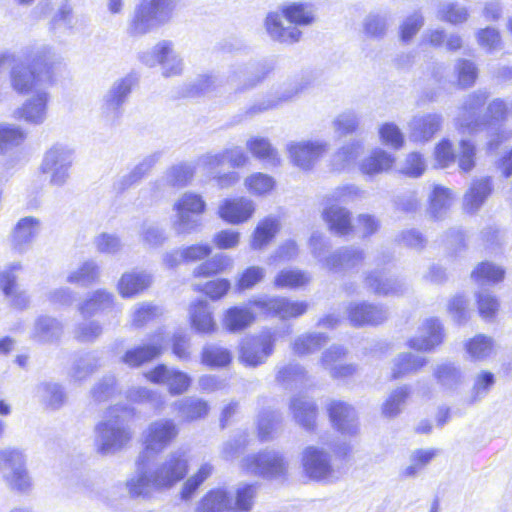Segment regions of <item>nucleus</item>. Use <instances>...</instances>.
Segmentation results:
<instances>
[{"label": "nucleus", "instance_id": "obj_15", "mask_svg": "<svg viewBox=\"0 0 512 512\" xmlns=\"http://www.w3.org/2000/svg\"><path fill=\"white\" fill-rule=\"evenodd\" d=\"M329 150L323 140H303L287 144V152L292 163L302 170H310Z\"/></svg>", "mask_w": 512, "mask_h": 512}, {"label": "nucleus", "instance_id": "obj_53", "mask_svg": "<svg viewBox=\"0 0 512 512\" xmlns=\"http://www.w3.org/2000/svg\"><path fill=\"white\" fill-rule=\"evenodd\" d=\"M196 164L182 163L168 169L164 175L165 182L172 187H184L194 177Z\"/></svg>", "mask_w": 512, "mask_h": 512}, {"label": "nucleus", "instance_id": "obj_51", "mask_svg": "<svg viewBox=\"0 0 512 512\" xmlns=\"http://www.w3.org/2000/svg\"><path fill=\"white\" fill-rule=\"evenodd\" d=\"M26 138L21 127L14 124H0V154L5 155L20 146Z\"/></svg>", "mask_w": 512, "mask_h": 512}, {"label": "nucleus", "instance_id": "obj_6", "mask_svg": "<svg viewBox=\"0 0 512 512\" xmlns=\"http://www.w3.org/2000/svg\"><path fill=\"white\" fill-rule=\"evenodd\" d=\"M177 6V0H141L128 21V34L144 36L165 26L172 21Z\"/></svg>", "mask_w": 512, "mask_h": 512}, {"label": "nucleus", "instance_id": "obj_60", "mask_svg": "<svg viewBox=\"0 0 512 512\" xmlns=\"http://www.w3.org/2000/svg\"><path fill=\"white\" fill-rule=\"evenodd\" d=\"M38 397L53 409L60 408L66 400L62 387L57 383L44 382L37 386Z\"/></svg>", "mask_w": 512, "mask_h": 512}, {"label": "nucleus", "instance_id": "obj_33", "mask_svg": "<svg viewBox=\"0 0 512 512\" xmlns=\"http://www.w3.org/2000/svg\"><path fill=\"white\" fill-rule=\"evenodd\" d=\"M231 493L222 488L212 489L198 502L197 512H232Z\"/></svg>", "mask_w": 512, "mask_h": 512}, {"label": "nucleus", "instance_id": "obj_63", "mask_svg": "<svg viewBox=\"0 0 512 512\" xmlns=\"http://www.w3.org/2000/svg\"><path fill=\"white\" fill-rule=\"evenodd\" d=\"M494 384L495 376L493 373L483 370L476 374L468 402L473 404L485 398Z\"/></svg>", "mask_w": 512, "mask_h": 512}, {"label": "nucleus", "instance_id": "obj_11", "mask_svg": "<svg viewBox=\"0 0 512 512\" xmlns=\"http://www.w3.org/2000/svg\"><path fill=\"white\" fill-rule=\"evenodd\" d=\"M139 60L148 67L160 65L166 78L179 76L184 70L183 58L169 40H161L152 49L141 52Z\"/></svg>", "mask_w": 512, "mask_h": 512}, {"label": "nucleus", "instance_id": "obj_13", "mask_svg": "<svg viewBox=\"0 0 512 512\" xmlns=\"http://www.w3.org/2000/svg\"><path fill=\"white\" fill-rule=\"evenodd\" d=\"M133 84V77L127 75L114 81L103 95L100 111L108 123L114 124L122 116L123 106L131 93Z\"/></svg>", "mask_w": 512, "mask_h": 512}, {"label": "nucleus", "instance_id": "obj_8", "mask_svg": "<svg viewBox=\"0 0 512 512\" xmlns=\"http://www.w3.org/2000/svg\"><path fill=\"white\" fill-rule=\"evenodd\" d=\"M0 472L9 489L27 493L33 487V480L26 467L25 454L16 448L0 449Z\"/></svg>", "mask_w": 512, "mask_h": 512}, {"label": "nucleus", "instance_id": "obj_47", "mask_svg": "<svg viewBox=\"0 0 512 512\" xmlns=\"http://www.w3.org/2000/svg\"><path fill=\"white\" fill-rule=\"evenodd\" d=\"M366 284L374 293L384 296L396 295L402 292L404 286L401 281L385 277L382 272L367 276Z\"/></svg>", "mask_w": 512, "mask_h": 512}, {"label": "nucleus", "instance_id": "obj_4", "mask_svg": "<svg viewBox=\"0 0 512 512\" xmlns=\"http://www.w3.org/2000/svg\"><path fill=\"white\" fill-rule=\"evenodd\" d=\"M316 20L315 8L307 2H292L269 12L264 19L268 36L282 44H295L302 38L301 27L310 26Z\"/></svg>", "mask_w": 512, "mask_h": 512}, {"label": "nucleus", "instance_id": "obj_27", "mask_svg": "<svg viewBox=\"0 0 512 512\" xmlns=\"http://www.w3.org/2000/svg\"><path fill=\"white\" fill-rule=\"evenodd\" d=\"M165 342V337L160 333L153 339L152 344L127 350L122 362L129 367H139L159 356Z\"/></svg>", "mask_w": 512, "mask_h": 512}, {"label": "nucleus", "instance_id": "obj_12", "mask_svg": "<svg viewBox=\"0 0 512 512\" xmlns=\"http://www.w3.org/2000/svg\"><path fill=\"white\" fill-rule=\"evenodd\" d=\"M179 434L172 419L160 418L150 422L143 430L141 439L145 452L159 454L168 448Z\"/></svg>", "mask_w": 512, "mask_h": 512}, {"label": "nucleus", "instance_id": "obj_26", "mask_svg": "<svg viewBox=\"0 0 512 512\" xmlns=\"http://www.w3.org/2000/svg\"><path fill=\"white\" fill-rule=\"evenodd\" d=\"M189 319L192 328L198 333L212 334L217 329L213 310L205 300H197L190 305Z\"/></svg>", "mask_w": 512, "mask_h": 512}, {"label": "nucleus", "instance_id": "obj_19", "mask_svg": "<svg viewBox=\"0 0 512 512\" xmlns=\"http://www.w3.org/2000/svg\"><path fill=\"white\" fill-rule=\"evenodd\" d=\"M256 211L255 202L244 196L225 198L218 206V216L232 225L248 222Z\"/></svg>", "mask_w": 512, "mask_h": 512}, {"label": "nucleus", "instance_id": "obj_61", "mask_svg": "<svg viewBox=\"0 0 512 512\" xmlns=\"http://www.w3.org/2000/svg\"><path fill=\"white\" fill-rule=\"evenodd\" d=\"M244 186L254 196H265L274 189L275 181L271 176L257 172L245 178Z\"/></svg>", "mask_w": 512, "mask_h": 512}, {"label": "nucleus", "instance_id": "obj_58", "mask_svg": "<svg viewBox=\"0 0 512 512\" xmlns=\"http://www.w3.org/2000/svg\"><path fill=\"white\" fill-rule=\"evenodd\" d=\"M256 486L241 484L235 494H231L232 512H248L252 509L256 497Z\"/></svg>", "mask_w": 512, "mask_h": 512}, {"label": "nucleus", "instance_id": "obj_62", "mask_svg": "<svg viewBox=\"0 0 512 512\" xmlns=\"http://www.w3.org/2000/svg\"><path fill=\"white\" fill-rule=\"evenodd\" d=\"M181 416L189 421L205 417L208 414V403L201 399L186 398L176 403Z\"/></svg>", "mask_w": 512, "mask_h": 512}, {"label": "nucleus", "instance_id": "obj_54", "mask_svg": "<svg viewBox=\"0 0 512 512\" xmlns=\"http://www.w3.org/2000/svg\"><path fill=\"white\" fill-rule=\"evenodd\" d=\"M475 298L480 317L487 322L493 321L500 308L498 298L489 290L478 291Z\"/></svg>", "mask_w": 512, "mask_h": 512}, {"label": "nucleus", "instance_id": "obj_30", "mask_svg": "<svg viewBox=\"0 0 512 512\" xmlns=\"http://www.w3.org/2000/svg\"><path fill=\"white\" fill-rule=\"evenodd\" d=\"M281 223L277 216H267L261 219L251 236V248L261 250L266 247L280 231Z\"/></svg>", "mask_w": 512, "mask_h": 512}, {"label": "nucleus", "instance_id": "obj_28", "mask_svg": "<svg viewBox=\"0 0 512 512\" xmlns=\"http://www.w3.org/2000/svg\"><path fill=\"white\" fill-rule=\"evenodd\" d=\"M349 320L354 326L379 324L386 319V311L367 303H351L347 308Z\"/></svg>", "mask_w": 512, "mask_h": 512}, {"label": "nucleus", "instance_id": "obj_16", "mask_svg": "<svg viewBox=\"0 0 512 512\" xmlns=\"http://www.w3.org/2000/svg\"><path fill=\"white\" fill-rule=\"evenodd\" d=\"M50 95L47 89L37 90L15 109L13 117L31 125H41L47 119Z\"/></svg>", "mask_w": 512, "mask_h": 512}, {"label": "nucleus", "instance_id": "obj_10", "mask_svg": "<svg viewBox=\"0 0 512 512\" xmlns=\"http://www.w3.org/2000/svg\"><path fill=\"white\" fill-rule=\"evenodd\" d=\"M176 213L173 229L179 235L196 232L201 226L200 215L206 210V202L200 194L183 193L174 203Z\"/></svg>", "mask_w": 512, "mask_h": 512}, {"label": "nucleus", "instance_id": "obj_46", "mask_svg": "<svg viewBox=\"0 0 512 512\" xmlns=\"http://www.w3.org/2000/svg\"><path fill=\"white\" fill-rule=\"evenodd\" d=\"M233 259L226 254H216L193 270L194 277H210L233 268Z\"/></svg>", "mask_w": 512, "mask_h": 512}, {"label": "nucleus", "instance_id": "obj_36", "mask_svg": "<svg viewBox=\"0 0 512 512\" xmlns=\"http://www.w3.org/2000/svg\"><path fill=\"white\" fill-rule=\"evenodd\" d=\"M465 351L473 361H485L496 352V343L491 336L477 334L464 344Z\"/></svg>", "mask_w": 512, "mask_h": 512}, {"label": "nucleus", "instance_id": "obj_64", "mask_svg": "<svg viewBox=\"0 0 512 512\" xmlns=\"http://www.w3.org/2000/svg\"><path fill=\"white\" fill-rule=\"evenodd\" d=\"M359 123V116L354 111L348 110L333 119L332 127L339 137H344L354 133L358 129Z\"/></svg>", "mask_w": 512, "mask_h": 512}, {"label": "nucleus", "instance_id": "obj_59", "mask_svg": "<svg viewBox=\"0 0 512 512\" xmlns=\"http://www.w3.org/2000/svg\"><path fill=\"white\" fill-rule=\"evenodd\" d=\"M202 363L211 368L226 367L230 364L232 357L229 350L218 345L210 344L204 346L201 353Z\"/></svg>", "mask_w": 512, "mask_h": 512}, {"label": "nucleus", "instance_id": "obj_31", "mask_svg": "<svg viewBox=\"0 0 512 512\" xmlns=\"http://www.w3.org/2000/svg\"><path fill=\"white\" fill-rule=\"evenodd\" d=\"M290 411L297 424L306 430L316 426L317 408L315 403L306 397H296L290 402Z\"/></svg>", "mask_w": 512, "mask_h": 512}, {"label": "nucleus", "instance_id": "obj_9", "mask_svg": "<svg viewBox=\"0 0 512 512\" xmlns=\"http://www.w3.org/2000/svg\"><path fill=\"white\" fill-rule=\"evenodd\" d=\"M74 151L67 145L56 143L43 156L39 170L51 186L62 187L70 178Z\"/></svg>", "mask_w": 512, "mask_h": 512}, {"label": "nucleus", "instance_id": "obj_38", "mask_svg": "<svg viewBox=\"0 0 512 512\" xmlns=\"http://www.w3.org/2000/svg\"><path fill=\"white\" fill-rule=\"evenodd\" d=\"M454 195L452 191L440 185H434L433 191L429 196L428 215L431 219H443L452 205Z\"/></svg>", "mask_w": 512, "mask_h": 512}, {"label": "nucleus", "instance_id": "obj_41", "mask_svg": "<svg viewBox=\"0 0 512 512\" xmlns=\"http://www.w3.org/2000/svg\"><path fill=\"white\" fill-rule=\"evenodd\" d=\"M246 148L255 158L271 166L280 164L279 154L267 138L259 136L251 137L246 142Z\"/></svg>", "mask_w": 512, "mask_h": 512}, {"label": "nucleus", "instance_id": "obj_42", "mask_svg": "<svg viewBox=\"0 0 512 512\" xmlns=\"http://www.w3.org/2000/svg\"><path fill=\"white\" fill-rule=\"evenodd\" d=\"M505 269L493 262L479 263L471 272V279L478 284L496 285L505 278Z\"/></svg>", "mask_w": 512, "mask_h": 512}, {"label": "nucleus", "instance_id": "obj_21", "mask_svg": "<svg viewBox=\"0 0 512 512\" xmlns=\"http://www.w3.org/2000/svg\"><path fill=\"white\" fill-rule=\"evenodd\" d=\"M327 410L332 426L339 433L345 436H355L358 434V415L352 405L343 401L333 400L329 403Z\"/></svg>", "mask_w": 512, "mask_h": 512}, {"label": "nucleus", "instance_id": "obj_29", "mask_svg": "<svg viewBox=\"0 0 512 512\" xmlns=\"http://www.w3.org/2000/svg\"><path fill=\"white\" fill-rule=\"evenodd\" d=\"M152 282L151 276L144 271L124 273L117 284L119 294L123 298H132L147 289Z\"/></svg>", "mask_w": 512, "mask_h": 512}, {"label": "nucleus", "instance_id": "obj_48", "mask_svg": "<svg viewBox=\"0 0 512 512\" xmlns=\"http://www.w3.org/2000/svg\"><path fill=\"white\" fill-rule=\"evenodd\" d=\"M214 472V466L205 462L200 465L195 473H193L183 483L180 491V497L184 501L190 500L198 488L212 475Z\"/></svg>", "mask_w": 512, "mask_h": 512}, {"label": "nucleus", "instance_id": "obj_57", "mask_svg": "<svg viewBox=\"0 0 512 512\" xmlns=\"http://www.w3.org/2000/svg\"><path fill=\"white\" fill-rule=\"evenodd\" d=\"M409 395L410 389L407 386L398 387L391 391L382 405L383 415L389 418L399 415L403 411Z\"/></svg>", "mask_w": 512, "mask_h": 512}, {"label": "nucleus", "instance_id": "obj_45", "mask_svg": "<svg viewBox=\"0 0 512 512\" xmlns=\"http://www.w3.org/2000/svg\"><path fill=\"white\" fill-rule=\"evenodd\" d=\"M363 152V144L360 141H351L342 146L332 157V166L335 170L342 171L354 165L357 158Z\"/></svg>", "mask_w": 512, "mask_h": 512}, {"label": "nucleus", "instance_id": "obj_50", "mask_svg": "<svg viewBox=\"0 0 512 512\" xmlns=\"http://www.w3.org/2000/svg\"><path fill=\"white\" fill-rule=\"evenodd\" d=\"M160 155L153 153L143 158L128 174L122 176L118 182V188L124 190L140 181L159 160Z\"/></svg>", "mask_w": 512, "mask_h": 512}, {"label": "nucleus", "instance_id": "obj_14", "mask_svg": "<svg viewBox=\"0 0 512 512\" xmlns=\"http://www.w3.org/2000/svg\"><path fill=\"white\" fill-rule=\"evenodd\" d=\"M241 467L250 474L278 478L285 474L287 463L279 452L267 450L244 458Z\"/></svg>", "mask_w": 512, "mask_h": 512}, {"label": "nucleus", "instance_id": "obj_25", "mask_svg": "<svg viewBox=\"0 0 512 512\" xmlns=\"http://www.w3.org/2000/svg\"><path fill=\"white\" fill-rule=\"evenodd\" d=\"M419 336L412 338L408 345L410 348L429 352L443 341V329L438 319H426L419 329Z\"/></svg>", "mask_w": 512, "mask_h": 512}, {"label": "nucleus", "instance_id": "obj_43", "mask_svg": "<svg viewBox=\"0 0 512 512\" xmlns=\"http://www.w3.org/2000/svg\"><path fill=\"white\" fill-rule=\"evenodd\" d=\"M389 16L383 12H371L363 20V33L367 38L383 39L388 31Z\"/></svg>", "mask_w": 512, "mask_h": 512}, {"label": "nucleus", "instance_id": "obj_44", "mask_svg": "<svg viewBox=\"0 0 512 512\" xmlns=\"http://www.w3.org/2000/svg\"><path fill=\"white\" fill-rule=\"evenodd\" d=\"M100 277V268L96 262L88 260L79 267L69 272L66 281L70 284H76L83 287L89 286L98 281Z\"/></svg>", "mask_w": 512, "mask_h": 512}, {"label": "nucleus", "instance_id": "obj_2", "mask_svg": "<svg viewBox=\"0 0 512 512\" xmlns=\"http://www.w3.org/2000/svg\"><path fill=\"white\" fill-rule=\"evenodd\" d=\"M189 457L183 449L170 452L164 459L140 471L127 481L129 494L133 497L148 496L153 491L174 487L188 473Z\"/></svg>", "mask_w": 512, "mask_h": 512}, {"label": "nucleus", "instance_id": "obj_17", "mask_svg": "<svg viewBox=\"0 0 512 512\" xmlns=\"http://www.w3.org/2000/svg\"><path fill=\"white\" fill-rule=\"evenodd\" d=\"M249 305L256 306L267 315L278 316L281 319H289L304 314L307 304L300 301H290L284 297H262L252 299Z\"/></svg>", "mask_w": 512, "mask_h": 512}, {"label": "nucleus", "instance_id": "obj_23", "mask_svg": "<svg viewBox=\"0 0 512 512\" xmlns=\"http://www.w3.org/2000/svg\"><path fill=\"white\" fill-rule=\"evenodd\" d=\"M443 117L437 113L418 114L410 120L409 139L414 142L424 143L430 141L441 129Z\"/></svg>", "mask_w": 512, "mask_h": 512}, {"label": "nucleus", "instance_id": "obj_35", "mask_svg": "<svg viewBox=\"0 0 512 512\" xmlns=\"http://www.w3.org/2000/svg\"><path fill=\"white\" fill-rule=\"evenodd\" d=\"M492 187L489 178H481L472 182L470 188L464 195L463 207L469 213H474L480 209L488 196L491 194Z\"/></svg>", "mask_w": 512, "mask_h": 512}, {"label": "nucleus", "instance_id": "obj_18", "mask_svg": "<svg viewBox=\"0 0 512 512\" xmlns=\"http://www.w3.org/2000/svg\"><path fill=\"white\" fill-rule=\"evenodd\" d=\"M275 338V332L267 331L256 338L246 340L241 347L240 360L251 367L264 363L273 351Z\"/></svg>", "mask_w": 512, "mask_h": 512}, {"label": "nucleus", "instance_id": "obj_49", "mask_svg": "<svg viewBox=\"0 0 512 512\" xmlns=\"http://www.w3.org/2000/svg\"><path fill=\"white\" fill-rule=\"evenodd\" d=\"M302 86L299 84H293L291 87L284 89L281 92H278L275 96H269L261 102L254 104L250 107L249 113L251 115L262 113L268 111L270 109H274L280 106L282 103L291 100L294 96H296L301 90Z\"/></svg>", "mask_w": 512, "mask_h": 512}, {"label": "nucleus", "instance_id": "obj_7", "mask_svg": "<svg viewBox=\"0 0 512 512\" xmlns=\"http://www.w3.org/2000/svg\"><path fill=\"white\" fill-rule=\"evenodd\" d=\"M97 452L113 455L124 449L132 440L133 432L117 408H111L103 421L95 428Z\"/></svg>", "mask_w": 512, "mask_h": 512}, {"label": "nucleus", "instance_id": "obj_39", "mask_svg": "<svg viewBox=\"0 0 512 512\" xmlns=\"http://www.w3.org/2000/svg\"><path fill=\"white\" fill-rule=\"evenodd\" d=\"M113 305V295L106 290H96L82 301L78 310L83 317L95 316Z\"/></svg>", "mask_w": 512, "mask_h": 512}, {"label": "nucleus", "instance_id": "obj_40", "mask_svg": "<svg viewBox=\"0 0 512 512\" xmlns=\"http://www.w3.org/2000/svg\"><path fill=\"white\" fill-rule=\"evenodd\" d=\"M255 321V315L248 307L235 306L226 310L222 320L225 329L240 332Z\"/></svg>", "mask_w": 512, "mask_h": 512}, {"label": "nucleus", "instance_id": "obj_5", "mask_svg": "<svg viewBox=\"0 0 512 512\" xmlns=\"http://www.w3.org/2000/svg\"><path fill=\"white\" fill-rule=\"evenodd\" d=\"M37 73L24 65L21 58L12 66L11 85L20 94L36 93L37 90L47 89L52 84L54 71L62 63V58L50 47H40L33 55L27 56Z\"/></svg>", "mask_w": 512, "mask_h": 512}, {"label": "nucleus", "instance_id": "obj_3", "mask_svg": "<svg viewBox=\"0 0 512 512\" xmlns=\"http://www.w3.org/2000/svg\"><path fill=\"white\" fill-rule=\"evenodd\" d=\"M350 443L343 441L329 444L328 449L310 445L302 452V467L305 475L316 482L332 484L346 473Z\"/></svg>", "mask_w": 512, "mask_h": 512}, {"label": "nucleus", "instance_id": "obj_37", "mask_svg": "<svg viewBox=\"0 0 512 512\" xmlns=\"http://www.w3.org/2000/svg\"><path fill=\"white\" fill-rule=\"evenodd\" d=\"M62 332L63 326L57 319L41 316L34 323L31 337L41 343H50L58 340Z\"/></svg>", "mask_w": 512, "mask_h": 512}, {"label": "nucleus", "instance_id": "obj_22", "mask_svg": "<svg viewBox=\"0 0 512 512\" xmlns=\"http://www.w3.org/2000/svg\"><path fill=\"white\" fill-rule=\"evenodd\" d=\"M152 383L165 384L172 395H180L188 390L191 385V377L182 371L169 369L165 365H158L145 374Z\"/></svg>", "mask_w": 512, "mask_h": 512}, {"label": "nucleus", "instance_id": "obj_1", "mask_svg": "<svg viewBox=\"0 0 512 512\" xmlns=\"http://www.w3.org/2000/svg\"><path fill=\"white\" fill-rule=\"evenodd\" d=\"M487 98L488 95L484 91H476L468 95L455 119V126L462 136L474 135L481 130H486L488 137L486 150L492 153L512 137V132L502 128L501 122L507 115V107L502 100L496 99L489 104L488 121L482 123L476 119L478 110L485 104Z\"/></svg>", "mask_w": 512, "mask_h": 512}, {"label": "nucleus", "instance_id": "obj_32", "mask_svg": "<svg viewBox=\"0 0 512 512\" xmlns=\"http://www.w3.org/2000/svg\"><path fill=\"white\" fill-rule=\"evenodd\" d=\"M362 260V251L355 248H341L325 260L324 267L334 272L346 271L360 264Z\"/></svg>", "mask_w": 512, "mask_h": 512}, {"label": "nucleus", "instance_id": "obj_20", "mask_svg": "<svg viewBox=\"0 0 512 512\" xmlns=\"http://www.w3.org/2000/svg\"><path fill=\"white\" fill-rule=\"evenodd\" d=\"M42 228L39 218L26 216L20 218L13 227L9 241L11 248L20 254L27 252Z\"/></svg>", "mask_w": 512, "mask_h": 512}, {"label": "nucleus", "instance_id": "obj_52", "mask_svg": "<svg viewBox=\"0 0 512 512\" xmlns=\"http://www.w3.org/2000/svg\"><path fill=\"white\" fill-rule=\"evenodd\" d=\"M262 79L263 76L248 74L244 68L239 67L229 72L227 84L235 92H244L254 88Z\"/></svg>", "mask_w": 512, "mask_h": 512}, {"label": "nucleus", "instance_id": "obj_34", "mask_svg": "<svg viewBox=\"0 0 512 512\" xmlns=\"http://www.w3.org/2000/svg\"><path fill=\"white\" fill-rule=\"evenodd\" d=\"M394 163L395 158L391 153L376 148L361 161L359 168L363 174L374 176L389 171Z\"/></svg>", "mask_w": 512, "mask_h": 512}, {"label": "nucleus", "instance_id": "obj_24", "mask_svg": "<svg viewBox=\"0 0 512 512\" xmlns=\"http://www.w3.org/2000/svg\"><path fill=\"white\" fill-rule=\"evenodd\" d=\"M322 204V219L332 233L345 236L353 230L349 210L326 200H323Z\"/></svg>", "mask_w": 512, "mask_h": 512}, {"label": "nucleus", "instance_id": "obj_56", "mask_svg": "<svg viewBox=\"0 0 512 512\" xmlns=\"http://www.w3.org/2000/svg\"><path fill=\"white\" fill-rule=\"evenodd\" d=\"M427 363L423 356H416L411 353L400 354L394 361L392 368V377L399 378L408 373L415 372Z\"/></svg>", "mask_w": 512, "mask_h": 512}, {"label": "nucleus", "instance_id": "obj_55", "mask_svg": "<svg viewBox=\"0 0 512 512\" xmlns=\"http://www.w3.org/2000/svg\"><path fill=\"white\" fill-rule=\"evenodd\" d=\"M311 280L310 274L299 269H285L280 271L274 280L277 288L296 289L305 286Z\"/></svg>", "mask_w": 512, "mask_h": 512}]
</instances>
